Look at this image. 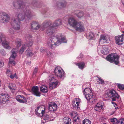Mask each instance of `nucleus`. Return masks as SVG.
Returning a JSON list of instances; mask_svg holds the SVG:
<instances>
[{
  "mask_svg": "<svg viewBox=\"0 0 124 124\" xmlns=\"http://www.w3.org/2000/svg\"><path fill=\"white\" fill-rule=\"evenodd\" d=\"M26 52L27 54V55L28 56H32L33 55V54L29 49H27Z\"/></svg>",
  "mask_w": 124,
  "mask_h": 124,
  "instance_id": "39",
  "label": "nucleus"
},
{
  "mask_svg": "<svg viewBox=\"0 0 124 124\" xmlns=\"http://www.w3.org/2000/svg\"><path fill=\"white\" fill-rule=\"evenodd\" d=\"M54 72L55 75L60 78H64L65 77V74L63 70L59 67L55 68Z\"/></svg>",
  "mask_w": 124,
  "mask_h": 124,
  "instance_id": "7",
  "label": "nucleus"
},
{
  "mask_svg": "<svg viewBox=\"0 0 124 124\" xmlns=\"http://www.w3.org/2000/svg\"><path fill=\"white\" fill-rule=\"evenodd\" d=\"M14 19L11 22L12 27L15 30H19L20 29V23L19 21Z\"/></svg>",
  "mask_w": 124,
  "mask_h": 124,
  "instance_id": "10",
  "label": "nucleus"
},
{
  "mask_svg": "<svg viewBox=\"0 0 124 124\" xmlns=\"http://www.w3.org/2000/svg\"><path fill=\"white\" fill-rule=\"evenodd\" d=\"M54 33L53 28L51 27L49 28L46 32V33L49 35H52Z\"/></svg>",
  "mask_w": 124,
  "mask_h": 124,
  "instance_id": "31",
  "label": "nucleus"
},
{
  "mask_svg": "<svg viewBox=\"0 0 124 124\" xmlns=\"http://www.w3.org/2000/svg\"><path fill=\"white\" fill-rule=\"evenodd\" d=\"M77 16L80 19L82 18L83 17H85L86 16L85 15L84 13L82 11L79 12L77 14Z\"/></svg>",
  "mask_w": 124,
  "mask_h": 124,
  "instance_id": "32",
  "label": "nucleus"
},
{
  "mask_svg": "<svg viewBox=\"0 0 124 124\" xmlns=\"http://www.w3.org/2000/svg\"><path fill=\"white\" fill-rule=\"evenodd\" d=\"M31 28L35 30H38L40 28V25L37 22L33 21L31 23Z\"/></svg>",
  "mask_w": 124,
  "mask_h": 124,
  "instance_id": "16",
  "label": "nucleus"
},
{
  "mask_svg": "<svg viewBox=\"0 0 124 124\" xmlns=\"http://www.w3.org/2000/svg\"><path fill=\"white\" fill-rule=\"evenodd\" d=\"M104 105L103 102L101 101L98 103L95 106L94 109L96 111H100V110L102 109Z\"/></svg>",
  "mask_w": 124,
  "mask_h": 124,
  "instance_id": "17",
  "label": "nucleus"
},
{
  "mask_svg": "<svg viewBox=\"0 0 124 124\" xmlns=\"http://www.w3.org/2000/svg\"><path fill=\"white\" fill-rule=\"evenodd\" d=\"M88 97L86 96V99L87 100H89L90 102H95L96 100V99L95 95H93V94L90 95H87Z\"/></svg>",
  "mask_w": 124,
  "mask_h": 124,
  "instance_id": "15",
  "label": "nucleus"
},
{
  "mask_svg": "<svg viewBox=\"0 0 124 124\" xmlns=\"http://www.w3.org/2000/svg\"><path fill=\"white\" fill-rule=\"evenodd\" d=\"M49 79L50 82H53V81H55V80H57L53 75H51L49 76Z\"/></svg>",
  "mask_w": 124,
  "mask_h": 124,
  "instance_id": "37",
  "label": "nucleus"
},
{
  "mask_svg": "<svg viewBox=\"0 0 124 124\" xmlns=\"http://www.w3.org/2000/svg\"><path fill=\"white\" fill-rule=\"evenodd\" d=\"M73 100L74 101H77L80 103L81 102L80 99L78 98H75Z\"/></svg>",
  "mask_w": 124,
  "mask_h": 124,
  "instance_id": "52",
  "label": "nucleus"
},
{
  "mask_svg": "<svg viewBox=\"0 0 124 124\" xmlns=\"http://www.w3.org/2000/svg\"><path fill=\"white\" fill-rule=\"evenodd\" d=\"M63 121L65 124H70L71 122V119L69 117H65L63 119Z\"/></svg>",
  "mask_w": 124,
  "mask_h": 124,
  "instance_id": "25",
  "label": "nucleus"
},
{
  "mask_svg": "<svg viewBox=\"0 0 124 124\" xmlns=\"http://www.w3.org/2000/svg\"><path fill=\"white\" fill-rule=\"evenodd\" d=\"M77 113L74 111L72 112V113L70 114V116L73 117V118H74V117H76L77 116Z\"/></svg>",
  "mask_w": 124,
  "mask_h": 124,
  "instance_id": "45",
  "label": "nucleus"
},
{
  "mask_svg": "<svg viewBox=\"0 0 124 124\" xmlns=\"http://www.w3.org/2000/svg\"><path fill=\"white\" fill-rule=\"evenodd\" d=\"M111 103H112V104H114V102L113 101H112Z\"/></svg>",
  "mask_w": 124,
  "mask_h": 124,
  "instance_id": "62",
  "label": "nucleus"
},
{
  "mask_svg": "<svg viewBox=\"0 0 124 124\" xmlns=\"http://www.w3.org/2000/svg\"><path fill=\"white\" fill-rule=\"evenodd\" d=\"M121 1L122 4L124 6V0H121Z\"/></svg>",
  "mask_w": 124,
  "mask_h": 124,
  "instance_id": "60",
  "label": "nucleus"
},
{
  "mask_svg": "<svg viewBox=\"0 0 124 124\" xmlns=\"http://www.w3.org/2000/svg\"><path fill=\"white\" fill-rule=\"evenodd\" d=\"M67 42L65 37L61 34H59L56 36H52L48 39V46L52 48H54L62 43Z\"/></svg>",
  "mask_w": 124,
  "mask_h": 124,
  "instance_id": "1",
  "label": "nucleus"
},
{
  "mask_svg": "<svg viewBox=\"0 0 124 124\" xmlns=\"http://www.w3.org/2000/svg\"><path fill=\"white\" fill-rule=\"evenodd\" d=\"M118 87L120 89L122 90H124V85L123 84H118Z\"/></svg>",
  "mask_w": 124,
  "mask_h": 124,
  "instance_id": "49",
  "label": "nucleus"
},
{
  "mask_svg": "<svg viewBox=\"0 0 124 124\" xmlns=\"http://www.w3.org/2000/svg\"><path fill=\"white\" fill-rule=\"evenodd\" d=\"M18 49L17 48H13L11 50V52L12 54L9 58V61L8 63L9 66H14L15 65L14 59L16 56V54L18 52Z\"/></svg>",
  "mask_w": 124,
  "mask_h": 124,
  "instance_id": "4",
  "label": "nucleus"
},
{
  "mask_svg": "<svg viewBox=\"0 0 124 124\" xmlns=\"http://www.w3.org/2000/svg\"><path fill=\"white\" fill-rule=\"evenodd\" d=\"M32 91L34 94L37 96H40V92L39 91V88L37 86H34L32 88Z\"/></svg>",
  "mask_w": 124,
  "mask_h": 124,
  "instance_id": "18",
  "label": "nucleus"
},
{
  "mask_svg": "<svg viewBox=\"0 0 124 124\" xmlns=\"http://www.w3.org/2000/svg\"><path fill=\"white\" fill-rule=\"evenodd\" d=\"M40 51L41 52H44L46 51V50L44 47H41V48Z\"/></svg>",
  "mask_w": 124,
  "mask_h": 124,
  "instance_id": "56",
  "label": "nucleus"
},
{
  "mask_svg": "<svg viewBox=\"0 0 124 124\" xmlns=\"http://www.w3.org/2000/svg\"><path fill=\"white\" fill-rule=\"evenodd\" d=\"M73 109L78 110L80 109L79 105H78H78L75 104V103H73Z\"/></svg>",
  "mask_w": 124,
  "mask_h": 124,
  "instance_id": "42",
  "label": "nucleus"
},
{
  "mask_svg": "<svg viewBox=\"0 0 124 124\" xmlns=\"http://www.w3.org/2000/svg\"><path fill=\"white\" fill-rule=\"evenodd\" d=\"M4 63L2 61L0 60V67H2L4 65Z\"/></svg>",
  "mask_w": 124,
  "mask_h": 124,
  "instance_id": "54",
  "label": "nucleus"
},
{
  "mask_svg": "<svg viewBox=\"0 0 124 124\" xmlns=\"http://www.w3.org/2000/svg\"><path fill=\"white\" fill-rule=\"evenodd\" d=\"M37 70H38L37 68L36 67L35 68V69H34V71H33V75L35 74L37 72Z\"/></svg>",
  "mask_w": 124,
  "mask_h": 124,
  "instance_id": "55",
  "label": "nucleus"
},
{
  "mask_svg": "<svg viewBox=\"0 0 124 124\" xmlns=\"http://www.w3.org/2000/svg\"><path fill=\"white\" fill-rule=\"evenodd\" d=\"M106 59L109 62L116 64H117L119 63L118 56L115 54H109L106 57Z\"/></svg>",
  "mask_w": 124,
  "mask_h": 124,
  "instance_id": "5",
  "label": "nucleus"
},
{
  "mask_svg": "<svg viewBox=\"0 0 124 124\" xmlns=\"http://www.w3.org/2000/svg\"><path fill=\"white\" fill-rule=\"evenodd\" d=\"M117 124H124V119H119Z\"/></svg>",
  "mask_w": 124,
  "mask_h": 124,
  "instance_id": "47",
  "label": "nucleus"
},
{
  "mask_svg": "<svg viewBox=\"0 0 124 124\" xmlns=\"http://www.w3.org/2000/svg\"><path fill=\"white\" fill-rule=\"evenodd\" d=\"M66 3L65 1H63L60 3V5L59 2H57L56 3L55 6L57 7H59L60 5L62 8H64L65 7L66 5Z\"/></svg>",
  "mask_w": 124,
  "mask_h": 124,
  "instance_id": "24",
  "label": "nucleus"
},
{
  "mask_svg": "<svg viewBox=\"0 0 124 124\" xmlns=\"http://www.w3.org/2000/svg\"><path fill=\"white\" fill-rule=\"evenodd\" d=\"M45 106L43 105L37 107L35 110L36 114L38 116L41 117L45 113Z\"/></svg>",
  "mask_w": 124,
  "mask_h": 124,
  "instance_id": "6",
  "label": "nucleus"
},
{
  "mask_svg": "<svg viewBox=\"0 0 124 124\" xmlns=\"http://www.w3.org/2000/svg\"><path fill=\"white\" fill-rule=\"evenodd\" d=\"M115 112H113V114H114V113Z\"/></svg>",
  "mask_w": 124,
  "mask_h": 124,
  "instance_id": "63",
  "label": "nucleus"
},
{
  "mask_svg": "<svg viewBox=\"0 0 124 124\" xmlns=\"http://www.w3.org/2000/svg\"><path fill=\"white\" fill-rule=\"evenodd\" d=\"M88 38L89 39H94L95 38V34L92 31L89 32L88 34Z\"/></svg>",
  "mask_w": 124,
  "mask_h": 124,
  "instance_id": "29",
  "label": "nucleus"
},
{
  "mask_svg": "<svg viewBox=\"0 0 124 124\" xmlns=\"http://www.w3.org/2000/svg\"><path fill=\"white\" fill-rule=\"evenodd\" d=\"M83 92L85 98H86V96L88 97L87 96V95H90L92 94L91 89L88 88H85L84 91Z\"/></svg>",
  "mask_w": 124,
  "mask_h": 124,
  "instance_id": "20",
  "label": "nucleus"
},
{
  "mask_svg": "<svg viewBox=\"0 0 124 124\" xmlns=\"http://www.w3.org/2000/svg\"><path fill=\"white\" fill-rule=\"evenodd\" d=\"M21 40L19 38H17L16 39V40L15 41V43L16 45L17 46V47H19L21 46Z\"/></svg>",
  "mask_w": 124,
  "mask_h": 124,
  "instance_id": "34",
  "label": "nucleus"
},
{
  "mask_svg": "<svg viewBox=\"0 0 124 124\" xmlns=\"http://www.w3.org/2000/svg\"><path fill=\"white\" fill-rule=\"evenodd\" d=\"M43 116V119L45 121V122L52 121L53 120V118L52 117L51 115L46 114Z\"/></svg>",
  "mask_w": 124,
  "mask_h": 124,
  "instance_id": "19",
  "label": "nucleus"
},
{
  "mask_svg": "<svg viewBox=\"0 0 124 124\" xmlns=\"http://www.w3.org/2000/svg\"><path fill=\"white\" fill-rule=\"evenodd\" d=\"M51 84H50L49 85V88L50 89H52L55 88L58 85V82L57 80H55V81L51 82Z\"/></svg>",
  "mask_w": 124,
  "mask_h": 124,
  "instance_id": "22",
  "label": "nucleus"
},
{
  "mask_svg": "<svg viewBox=\"0 0 124 124\" xmlns=\"http://www.w3.org/2000/svg\"><path fill=\"white\" fill-rule=\"evenodd\" d=\"M76 65L79 68L82 69H83L84 68L85 63L84 62H82L77 63L76 64Z\"/></svg>",
  "mask_w": 124,
  "mask_h": 124,
  "instance_id": "33",
  "label": "nucleus"
},
{
  "mask_svg": "<svg viewBox=\"0 0 124 124\" xmlns=\"http://www.w3.org/2000/svg\"><path fill=\"white\" fill-rule=\"evenodd\" d=\"M8 86L10 90H15V85L14 84H9Z\"/></svg>",
  "mask_w": 124,
  "mask_h": 124,
  "instance_id": "36",
  "label": "nucleus"
},
{
  "mask_svg": "<svg viewBox=\"0 0 124 124\" xmlns=\"http://www.w3.org/2000/svg\"><path fill=\"white\" fill-rule=\"evenodd\" d=\"M22 101H24V102H22L21 103H26L27 102V100L26 98L24 96L23 99H22Z\"/></svg>",
  "mask_w": 124,
  "mask_h": 124,
  "instance_id": "53",
  "label": "nucleus"
},
{
  "mask_svg": "<svg viewBox=\"0 0 124 124\" xmlns=\"http://www.w3.org/2000/svg\"><path fill=\"white\" fill-rule=\"evenodd\" d=\"M24 96L22 95H19L16 97V100L19 102L21 103L24 102V101H22V99H23Z\"/></svg>",
  "mask_w": 124,
  "mask_h": 124,
  "instance_id": "28",
  "label": "nucleus"
},
{
  "mask_svg": "<svg viewBox=\"0 0 124 124\" xmlns=\"http://www.w3.org/2000/svg\"><path fill=\"white\" fill-rule=\"evenodd\" d=\"M6 15V13L1 12L0 13V20H4L3 17L4 16Z\"/></svg>",
  "mask_w": 124,
  "mask_h": 124,
  "instance_id": "43",
  "label": "nucleus"
},
{
  "mask_svg": "<svg viewBox=\"0 0 124 124\" xmlns=\"http://www.w3.org/2000/svg\"><path fill=\"white\" fill-rule=\"evenodd\" d=\"M46 53H47V55H49L48 53L50 54V52H49V51H48L47 52H46Z\"/></svg>",
  "mask_w": 124,
  "mask_h": 124,
  "instance_id": "61",
  "label": "nucleus"
},
{
  "mask_svg": "<svg viewBox=\"0 0 124 124\" xmlns=\"http://www.w3.org/2000/svg\"><path fill=\"white\" fill-rule=\"evenodd\" d=\"M83 124H91V121L89 119H85L83 121Z\"/></svg>",
  "mask_w": 124,
  "mask_h": 124,
  "instance_id": "40",
  "label": "nucleus"
},
{
  "mask_svg": "<svg viewBox=\"0 0 124 124\" xmlns=\"http://www.w3.org/2000/svg\"><path fill=\"white\" fill-rule=\"evenodd\" d=\"M50 23L49 21H45L41 26L40 29L42 31L44 30L45 28L48 27L49 26Z\"/></svg>",
  "mask_w": 124,
  "mask_h": 124,
  "instance_id": "21",
  "label": "nucleus"
},
{
  "mask_svg": "<svg viewBox=\"0 0 124 124\" xmlns=\"http://www.w3.org/2000/svg\"><path fill=\"white\" fill-rule=\"evenodd\" d=\"M110 41L109 37L108 36L104 35H101L99 40L100 43L102 44L104 43H108Z\"/></svg>",
  "mask_w": 124,
  "mask_h": 124,
  "instance_id": "9",
  "label": "nucleus"
},
{
  "mask_svg": "<svg viewBox=\"0 0 124 124\" xmlns=\"http://www.w3.org/2000/svg\"><path fill=\"white\" fill-rule=\"evenodd\" d=\"M19 9L21 10V12L19 13L17 16V21H20L24 20L25 16L29 19H30L32 16V14L29 7L27 6H25L22 3L19 4L18 5Z\"/></svg>",
  "mask_w": 124,
  "mask_h": 124,
  "instance_id": "2",
  "label": "nucleus"
},
{
  "mask_svg": "<svg viewBox=\"0 0 124 124\" xmlns=\"http://www.w3.org/2000/svg\"><path fill=\"white\" fill-rule=\"evenodd\" d=\"M77 20L73 16L70 17L68 20V23L73 28L77 23Z\"/></svg>",
  "mask_w": 124,
  "mask_h": 124,
  "instance_id": "14",
  "label": "nucleus"
},
{
  "mask_svg": "<svg viewBox=\"0 0 124 124\" xmlns=\"http://www.w3.org/2000/svg\"><path fill=\"white\" fill-rule=\"evenodd\" d=\"M110 120L112 124H117L118 121H119V119L117 120V119L115 118H113L111 119Z\"/></svg>",
  "mask_w": 124,
  "mask_h": 124,
  "instance_id": "35",
  "label": "nucleus"
},
{
  "mask_svg": "<svg viewBox=\"0 0 124 124\" xmlns=\"http://www.w3.org/2000/svg\"><path fill=\"white\" fill-rule=\"evenodd\" d=\"M74 28L76 31H78L83 32L85 30L83 23L80 22H78Z\"/></svg>",
  "mask_w": 124,
  "mask_h": 124,
  "instance_id": "11",
  "label": "nucleus"
},
{
  "mask_svg": "<svg viewBox=\"0 0 124 124\" xmlns=\"http://www.w3.org/2000/svg\"><path fill=\"white\" fill-rule=\"evenodd\" d=\"M1 53L3 55H5V52L3 50H2L1 51Z\"/></svg>",
  "mask_w": 124,
  "mask_h": 124,
  "instance_id": "59",
  "label": "nucleus"
},
{
  "mask_svg": "<svg viewBox=\"0 0 124 124\" xmlns=\"http://www.w3.org/2000/svg\"><path fill=\"white\" fill-rule=\"evenodd\" d=\"M62 22L61 19H57L54 22L53 24V26L54 27L59 26L62 24Z\"/></svg>",
  "mask_w": 124,
  "mask_h": 124,
  "instance_id": "23",
  "label": "nucleus"
},
{
  "mask_svg": "<svg viewBox=\"0 0 124 124\" xmlns=\"http://www.w3.org/2000/svg\"><path fill=\"white\" fill-rule=\"evenodd\" d=\"M9 15L6 13V15L4 16L3 17L4 20H0V21L4 23V22H7L9 21L10 19Z\"/></svg>",
  "mask_w": 124,
  "mask_h": 124,
  "instance_id": "27",
  "label": "nucleus"
},
{
  "mask_svg": "<svg viewBox=\"0 0 124 124\" xmlns=\"http://www.w3.org/2000/svg\"><path fill=\"white\" fill-rule=\"evenodd\" d=\"M26 47V46L25 44L23 45L21 48L20 49L19 51V53L20 54H22L24 52L25 49Z\"/></svg>",
  "mask_w": 124,
  "mask_h": 124,
  "instance_id": "38",
  "label": "nucleus"
},
{
  "mask_svg": "<svg viewBox=\"0 0 124 124\" xmlns=\"http://www.w3.org/2000/svg\"><path fill=\"white\" fill-rule=\"evenodd\" d=\"M40 90L43 93H47L48 91L47 87L45 85H42L40 88Z\"/></svg>",
  "mask_w": 124,
  "mask_h": 124,
  "instance_id": "30",
  "label": "nucleus"
},
{
  "mask_svg": "<svg viewBox=\"0 0 124 124\" xmlns=\"http://www.w3.org/2000/svg\"><path fill=\"white\" fill-rule=\"evenodd\" d=\"M101 53L105 55L107 54L108 53V49L107 47L103 46L102 49L101 51Z\"/></svg>",
  "mask_w": 124,
  "mask_h": 124,
  "instance_id": "26",
  "label": "nucleus"
},
{
  "mask_svg": "<svg viewBox=\"0 0 124 124\" xmlns=\"http://www.w3.org/2000/svg\"><path fill=\"white\" fill-rule=\"evenodd\" d=\"M104 96L107 98H111L113 101L116 100L119 97L118 94L114 90H110L106 92Z\"/></svg>",
  "mask_w": 124,
  "mask_h": 124,
  "instance_id": "3",
  "label": "nucleus"
},
{
  "mask_svg": "<svg viewBox=\"0 0 124 124\" xmlns=\"http://www.w3.org/2000/svg\"><path fill=\"white\" fill-rule=\"evenodd\" d=\"M124 39V34H122L116 36L115 39L116 43L118 45H121L123 43V41Z\"/></svg>",
  "mask_w": 124,
  "mask_h": 124,
  "instance_id": "12",
  "label": "nucleus"
},
{
  "mask_svg": "<svg viewBox=\"0 0 124 124\" xmlns=\"http://www.w3.org/2000/svg\"><path fill=\"white\" fill-rule=\"evenodd\" d=\"M33 40L32 39H30L29 42L26 45L28 47H31L33 45Z\"/></svg>",
  "mask_w": 124,
  "mask_h": 124,
  "instance_id": "41",
  "label": "nucleus"
},
{
  "mask_svg": "<svg viewBox=\"0 0 124 124\" xmlns=\"http://www.w3.org/2000/svg\"><path fill=\"white\" fill-rule=\"evenodd\" d=\"M16 73H15L14 75H11L10 76V77L11 78L13 79L15 77Z\"/></svg>",
  "mask_w": 124,
  "mask_h": 124,
  "instance_id": "57",
  "label": "nucleus"
},
{
  "mask_svg": "<svg viewBox=\"0 0 124 124\" xmlns=\"http://www.w3.org/2000/svg\"><path fill=\"white\" fill-rule=\"evenodd\" d=\"M80 118L78 116H77L76 117H74L73 118V121L74 122H76L79 121Z\"/></svg>",
  "mask_w": 124,
  "mask_h": 124,
  "instance_id": "50",
  "label": "nucleus"
},
{
  "mask_svg": "<svg viewBox=\"0 0 124 124\" xmlns=\"http://www.w3.org/2000/svg\"><path fill=\"white\" fill-rule=\"evenodd\" d=\"M21 3H22V4L24 5H25V6H27V5H26V4H24V3H23V2H21V3H19L18 4V8H17L16 7V4H17V3L16 2H13V5L14 6V7L15 8H17L18 9V7H19V6H18V5L19 4H21Z\"/></svg>",
  "mask_w": 124,
  "mask_h": 124,
  "instance_id": "44",
  "label": "nucleus"
},
{
  "mask_svg": "<svg viewBox=\"0 0 124 124\" xmlns=\"http://www.w3.org/2000/svg\"><path fill=\"white\" fill-rule=\"evenodd\" d=\"M32 37V36L29 34L27 35L26 37V39L27 40V39H30Z\"/></svg>",
  "mask_w": 124,
  "mask_h": 124,
  "instance_id": "51",
  "label": "nucleus"
},
{
  "mask_svg": "<svg viewBox=\"0 0 124 124\" xmlns=\"http://www.w3.org/2000/svg\"><path fill=\"white\" fill-rule=\"evenodd\" d=\"M9 96L7 93H2L0 94V104H5L9 101Z\"/></svg>",
  "mask_w": 124,
  "mask_h": 124,
  "instance_id": "8",
  "label": "nucleus"
},
{
  "mask_svg": "<svg viewBox=\"0 0 124 124\" xmlns=\"http://www.w3.org/2000/svg\"><path fill=\"white\" fill-rule=\"evenodd\" d=\"M73 103H75V104L78 105H78H79L80 103H79L77 101H72Z\"/></svg>",
  "mask_w": 124,
  "mask_h": 124,
  "instance_id": "58",
  "label": "nucleus"
},
{
  "mask_svg": "<svg viewBox=\"0 0 124 124\" xmlns=\"http://www.w3.org/2000/svg\"><path fill=\"white\" fill-rule=\"evenodd\" d=\"M49 105L48 110L50 111L54 112L57 110V106L55 103L53 102H50Z\"/></svg>",
  "mask_w": 124,
  "mask_h": 124,
  "instance_id": "13",
  "label": "nucleus"
},
{
  "mask_svg": "<svg viewBox=\"0 0 124 124\" xmlns=\"http://www.w3.org/2000/svg\"><path fill=\"white\" fill-rule=\"evenodd\" d=\"M97 82L99 83L102 84L104 83V81L101 79V78H98V79H96Z\"/></svg>",
  "mask_w": 124,
  "mask_h": 124,
  "instance_id": "46",
  "label": "nucleus"
},
{
  "mask_svg": "<svg viewBox=\"0 0 124 124\" xmlns=\"http://www.w3.org/2000/svg\"><path fill=\"white\" fill-rule=\"evenodd\" d=\"M123 32L124 33V31Z\"/></svg>",
  "mask_w": 124,
  "mask_h": 124,
  "instance_id": "64",
  "label": "nucleus"
},
{
  "mask_svg": "<svg viewBox=\"0 0 124 124\" xmlns=\"http://www.w3.org/2000/svg\"><path fill=\"white\" fill-rule=\"evenodd\" d=\"M8 32L10 34L12 35L14 34V31L13 28H10L9 29Z\"/></svg>",
  "mask_w": 124,
  "mask_h": 124,
  "instance_id": "48",
  "label": "nucleus"
}]
</instances>
